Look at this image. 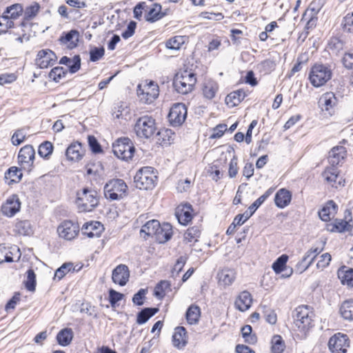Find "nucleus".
Instances as JSON below:
<instances>
[{"instance_id": "nucleus-27", "label": "nucleus", "mask_w": 353, "mask_h": 353, "mask_svg": "<svg viewBox=\"0 0 353 353\" xmlns=\"http://www.w3.org/2000/svg\"><path fill=\"white\" fill-rule=\"evenodd\" d=\"M319 10L309 8L303 14L301 21H305V29L307 30L313 29L316 26L318 18L316 17Z\"/></svg>"}, {"instance_id": "nucleus-25", "label": "nucleus", "mask_w": 353, "mask_h": 353, "mask_svg": "<svg viewBox=\"0 0 353 353\" xmlns=\"http://www.w3.org/2000/svg\"><path fill=\"white\" fill-rule=\"evenodd\" d=\"M252 301L251 294L248 291H243L236 298L234 305L237 310L245 312L250 307Z\"/></svg>"}, {"instance_id": "nucleus-34", "label": "nucleus", "mask_w": 353, "mask_h": 353, "mask_svg": "<svg viewBox=\"0 0 353 353\" xmlns=\"http://www.w3.org/2000/svg\"><path fill=\"white\" fill-rule=\"evenodd\" d=\"M159 309L157 307H145L142 309L138 314L137 317V323L139 325L145 323L152 316L157 313Z\"/></svg>"}, {"instance_id": "nucleus-39", "label": "nucleus", "mask_w": 353, "mask_h": 353, "mask_svg": "<svg viewBox=\"0 0 353 353\" xmlns=\"http://www.w3.org/2000/svg\"><path fill=\"white\" fill-rule=\"evenodd\" d=\"M322 176L324 179L329 183L332 184V186L336 183V180L339 178V170L336 166L331 165L327 167L322 173Z\"/></svg>"}, {"instance_id": "nucleus-45", "label": "nucleus", "mask_w": 353, "mask_h": 353, "mask_svg": "<svg viewBox=\"0 0 353 353\" xmlns=\"http://www.w3.org/2000/svg\"><path fill=\"white\" fill-rule=\"evenodd\" d=\"M186 40L184 36H174L168 39L165 43V46L170 50H179Z\"/></svg>"}, {"instance_id": "nucleus-22", "label": "nucleus", "mask_w": 353, "mask_h": 353, "mask_svg": "<svg viewBox=\"0 0 353 353\" xmlns=\"http://www.w3.org/2000/svg\"><path fill=\"white\" fill-rule=\"evenodd\" d=\"M346 149L342 145H337L329 152L328 161L331 165L336 166L346 156Z\"/></svg>"}, {"instance_id": "nucleus-41", "label": "nucleus", "mask_w": 353, "mask_h": 353, "mask_svg": "<svg viewBox=\"0 0 353 353\" xmlns=\"http://www.w3.org/2000/svg\"><path fill=\"white\" fill-rule=\"evenodd\" d=\"M342 317L347 321H353V299L345 301L340 307Z\"/></svg>"}, {"instance_id": "nucleus-5", "label": "nucleus", "mask_w": 353, "mask_h": 353, "mask_svg": "<svg viewBox=\"0 0 353 353\" xmlns=\"http://www.w3.org/2000/svg\"><path fill=\"white\" fill-rule=\"evenodd\" d=\"M134 130L140 139L151 138L157 130L154 119L148 115L139 118L135 123Z\"/></svg>"}, {"instance_id": "nucleus-47", "label": "nucleus", "mask_w": 353, "mask_h": 353, "mask_svg": "<svg viewBox=\"0 0 353 353\" xmlns=\"http://www.w3.org/2000/svg\"><path fill=\"white\" fill-rule=\"evenodd\" d=\"M72 270V272L75 270L74 268H73V263H63L60 268H59L56 270L54 276V280L60 281L67 273L70 272Z\"/></svg>"}, {"instance_id": "nucleus-38", "label": "nucleus", "mask_w": 353, "mask_h": 353, "mask_svg": "<svg viewBox=\"0 0 353 353\" xmlns=\"http://www.w3.org/2000/svg\"><path fill=\"white\" fill-rule=\"evenodd\" d=\"M246 97V93L243 90H237L230 93L225 98L228 104L231 103L232 106L239 105Z\"/></svg>"}, {"instance_id": "nucleus-15", "label": "nucleus", "mask_w": 353, "mask_h": 353, "mask_svg": "<svg viewBox=\"0 0 353 353\" xmlns=\"http://www.w3.org/2000/svg\"><path fill=\"white\" fill-rule=\"evenodd\" d=\"M57 60L55 53L49 50H41L39 51L36 59V64L40 68H47L52 66Z\"/></svg>"}, {"instance_id": "nucleus-10", "label": "nucleus", "mask_w": 353, "mask_h": 353, "mask_svg": "<svg viewBox=\"0 0 353 353\" xmlns=\"http://www.w3.org/2000/svg\"><path fill=\"white\" fill-rule=\"evenodd\" d=\"M187 112L185 104L181 103L174 104L168 116L170 125L174 127L181 125L187 117Z\"/></svg>"}, {"instance_id": "nucleus-50", "label": "nucleus", "mask_w": 353, "mask_h": 353, "mask_svg": "<svg viewBox=\"0 0 353 353\" xmlns=\"http://www.w3.org/2000/svg\"><path fill=\"white\" fill-rule=\"evenodd\" d=\"M288 256L285 254L280 256L272 264V269L276 274H279L284 270L286 266Z\"/></svg>"}, {"instance_id": "nucleus-18", "label": "nucleus", "mask_w": 353, "mask_h": 353, "mask_svg": "<svg viewBox=\"0 0 353 353\" xmlns=\"http://www.w3.org/2000/svg\"><path fill=\"white\" fill-rule=\"evenodd\" d=\"M59 43L65 46L68 49L75 48L79 41V32L77 30H71L67 32H63L59 39Z\"/></svg>"}, {"instance_id": "nucleus-2", "label": "nucleus", "mask_w": 353, "mask_h": 353, "mask_svg": "<svg viewBox=\"0 0 353 353\" xmlns=\"http://www.w3.org/2000/svg\"><path fill=\"white\" fill-rule=\"evenodd\" d=\"M196 82L195 74L183 70L178 72L173 80V87L179 94H187L190 92Z\"/></svg>"}, {"instance_id": "nucleus-43", "label": "nucleus", "mask_w": 353, "mask_h": 353, "mask_svg": "<svg viewBox=\"0 0 353 353\" xmlns=\"http://www.w3.org/2000/svg\"><path fill=\"white\" fill-rule=\"evenodd\" d=\"M163 16L164 14L161 12V6L154 3L145 16V19L150 22H154L161 19Z\"/></svg>"}, {"instance_id": "nucleus-24", "label": "nucleus", "mask_w": 353, "mask_h": 353, "mask_svg": "<svg viewBox=\"0 0 353 353\" xmlns=\"http://www.w3.org/2000/svg\"><path fill=\"white\" fill-rule=\"evenodd\" d=\"M172 234V225L168 223H163L160 225L154 236L159 243H164L171 239Z\"/></svg>"}, {"instance_id": "nucleus-44", "label": "nucleus", "mask_w": 353, "mask_h": 353, "mask_svg": "<svg viewBox=\"0 0 353 353\" xmlns=\"http://www.w3.org/2000/svg\"><path fill=\"white\" fill-rule=\"evenodd\" d=\"M186 319L190 324L198 322L200 316V308L195 305H190L186 312Z\"/></svg>"}, {"instance_id": "nucleus-56", "label": "nucleus", "mask_w": 353, "mask_h": 353, "mask_svg": "<svg viewBox=\"0 0 353 353\" xmlns=\"http://www.w3.org/2000/svg\"><path fill=\"white\" fill-rule=\"evenodd\" d=\"M147 289H140L132 297V302L136 305H143L145 299Z\"/></svg>"}, {"instance_id": "nucleus-42", "label": "nucleus", "mask_w": 353, "mask_h": 353, "mask_svg": "<svg viewBox=\"0 0 353 353\" xmlns=\"http://www.w3.org/2000/svg\"><path fill=\"white\" fill-rule=\"evenodd\" d=\"M14 232L20 235H30L32 234L30 222L28 220L18 221L14 225Z\"/></svg>"}, {"instance_id": "nucleus-4", "label": "nucleus", "mask_w": 353, "mask_h": 353, "mask_svg": "<svg viewBox=\"0 0 353 353\" xmlns=\"http://www.w3.org/2000/svg\"><path fill=\"white\" fill-rule=\"evenodd\" d=\"M127 190L126 183L120 179L110 180L103 188L105 197L110 201L123 199L126 195Z\"/></svg>"}, {"instance_id": "nucleus-54", "label": "nucleus", "mask_w": 353, "mask_h": 353, "mask_svg": "<svg viewBox=\"0 0 353 353\" xmlns=\"http://www.w3.org/2000/svg\"><path fill=\"white\" fill-rule=\"evenodd\" d=\"M157 135L162 139L164 144L170 143L174 140V133L170 129H163L157 132Z\"/></svg>"}, {"instance_id": "nucleus-52", "label": "nucleus", "mask_w": 353, "mask_h": 353, "mask_svg": "<svg viewBox=\"0 0 353 353\" xmlns=\"http://www.w3.org/2000/svg\"><path fill=\"white\" fill-rule=\"evenodd\" d=\"M53 145L50 141H44L42 143L38 150L39 154L43 158H48L49 156L52 153Z\"/></svg>"}, {"instance_id": "nucleus-28", "label": "nucleus", "mask_w": 353, "mask_h": 353, "mask_svg": "<svg viewBox=\"0 0 353 353\" xmlns=\"http://www.w3.org/2000/svg\"><path fill=\"white\" fill-rule=\"evenodd\" d=\"M219 90V85L214 80L208 79L203 82L202 91L204 97L207 99H213Z\"/></svg>"}, {"instance_id": "nucleus-57", "label": "nucleus", "mask_w": 353, "mask_h": 353, "mask_svg": "<svg viewBox=\"0 0 353 353\" xmlns=\"http://www.w3.org/2000/svg\"><path fill=\"white\" fill-rule=\"evenodd\" d=\"M104 54L105 50L103 47H94L90 51V60L92 62L97 61L103 57Z\"/></svg>"}, {"instance_id": "nucleus-9", "label": "nucleus", "mask_w": 353, "mask_h": 353, "mask_svg": "<svg viewBox=\"0 0 353 353\" xmlns=\"http://www.w3.org/2000/svg\"><path fill=\"white\" fill-rule=\"evenodd\" d=\"M159 94V86L154 81H150L148 83L139 85L137 87V96L142 103H152Z\"/></svg>"}, {"instance_id": "nucleus-11", "label": "nucleus", "mask_w": 353, "mask_h": 353, "mask_svg": "<svg viewBox=\"0 0 353 353\" xmlns=\"http://www.w3.org/2000/svg\"><path fill=\"white\" fill-rule=\"evenodd\" d=\"M328 347L333 353H345L349 347V339L346 334L337 333L328 342Z\"/></svg>"}, {"instance_id": "nucleus-46", "label": "nucleus", "mask_w": 353, "mask_h": 353, "mask_svg": "<svg viewBox=\"0 0 353 353\" xmlns=\"http://www.w3.org/2000/svg\"><path fill=\"white\" fill-rule=\"evenodd\" d=\"M272 343V353H283L285 350V345L282 337L279 335H274L271 341Z\"/></svg>"}, {"instance_id": "nucleus-13", "label": "nucleus", "mask_w": 353, "mask_h": 353, "mask_svg": "<svg viewBox=\"0 0 353 353\" xmlns=\"http://www.w3.org/2000/svg\"><path fill=\"white\" fill-rule=\"evenodd\" d=\"M35 151L31 145H26L21 148L18 154L19 163L23 169L30 170L34 160Z\"/></svg>"}, {"instance_id": "nucleus-21", "label": "nucleus", "mask_w": 353, "mask_h": 353, "mask_svg": "<svg viewBox=\"0 0 353 353\" xmlns=\"http://www.w3.org/2000/svg\"><path fill=\"white\" fill-rule=\"evenodd\" d=\"M173 345L179 350H182L188 343L187 332L183 327H177L174 329L172 336Z\"/></svg>"}, {"instance_id": "nucleus-59", "label": "nucleus", "mask_w": 353, "mask_h": 353, "mask_svg": "<svg viewBox=\"0 0 353 353\" xmlns=\"http://www.w3.org/2000/svg\"><path fill=\"white\" fill-rule=\"evenodd\" d=\"M343 42L338 37H332L328 43V46L330 50L336 52H339L343 48Z\"/></svg>"}, {"instance_id": "nucleus-32", "label": "nucleus", "mask_w": 353, "mask_h": 353, "mask_svg": "<svg viewBox=\"0 0 353 353\" xmlns=\"http://www.w3.org/2000/svg\"><path fill=\"white\" fill-rule=\"evenodd\" d=\"M319 104L323 110L328 111L337 103V99L333 92L324 93L319 99Z\"/></svg>"}, {"instance_id": "nucleus-26", "label": "nucleus", "mask_w": 353, "mask_h": 353, "mask_svg": "<svg viewBox=\"0 0 353 353\" xmlns=\"http://www.w3.org/2000/svg\"><path fill=\"white\" fill-rule=\"evenodd\" d=\"M291 199V192L285 188H281L275 194V205L278 208L283 209L290 204Z\"/></svg>"}, {"instance_id": "nucleus-17", "label": "nucleus", "mask_w": 353, "mask_h": 353, "mask_svg": "<svg viewBox=\"0 0 353 353\" xmlns=\"http://www.w3.org/2000/svg\"><path fill=\"white\" fill-rule=\"evenodd\" d=\"M323 249L319 248H310L304 255L302 260L296 265L297 270L301 272L305 271L312 264L315 258L319 255Z\"/></svg>"}, {"instance_id": "nucleus-12", "label": "nucleus", "mask_w": 353, "mask_h": 353, "mask_svg": "<svg viewBox=\"0 0 353 353\" xmlns=\"http://www.w3.org/2000/svg\"><path fill=\"white\" fill-rule=\"evenodd\" d=\"M79 232V225L71 221H64L57 228V232L59 236L68 241H71L74 239Z\"/></svg>"}, {"instance_id": "nucleus-49", "label": "nucleus", "mask_w": 353, "mask_h": 353, "mask_svg": "<svg viewBox=\"0 0 353 353\" xmlns=\"http://www.w3.org/2000/svg\"><path fill=\"white\" fill-rule=\"evenodd\" d=\"M26 281H25L26 288L30 292H34L36 288V274L32 269H29L26 272Z\"/></svg>"}, {"instance_id": "nucleus-20", "label": "nucleus", "mask_w": 353, "mask_h": 353, "mask_svg": "<svg viewBox=\"0 0 353 353\" xmlns=\"http://www.w3.org/2000/svg\"><path fill=\"white\" fill-rule=\"evenodd\" d=\"M352 221V212L350 210H346L345 211V219H336L334 224L332 225V228L330 230L331 232H339L349 231L351 228L349 223Z\"/></svg>"}, {"instance_id": "nucleus-64", "label": "nucleus", "mask_w": 353, "mask_h": 353, "mask_svg": "<svg viewBox=\"0 0 353 353\" xmlns=\"http://www.w3.org/2000/svg\"><path fill=\"white\" fill-rule=\"evenodd\" d=\"M343 64L347 69L353 68V52H349L344 54L343 59Z\"/></svg>"}, {"instance_id": "nucleus-51", "label": "nucleus", "mask_w": 353, "mask_h": 353, "mask_svg": "<svg viewBox=\"0 0 353 353\" xmlns=\"http://www.w3.org/2000/svg\"><path fill=\"white\" fill-rule=\"evenodd\" d=\"M170 283L168 281H161L154 288V294L155 296L162 298L165 294V290L170 288Z\"/></svg>"}, {"instance_id": "nucleus-58", "label": "nucleus", "mask_w": 353, "mask_h": 353, "mask_svg": "<svg viewBox=\"0 0 353 353\" xmlns=\"http://www.w3.org/2000/svg\"><path fill=\"white\" fill-rule=\"evenodd\" d=\"M341 279V283L343 285H347L350 287H353V269H349L343 273V275H339Z\"/></svg>"}, {"instance_id": "nucleus-35", "label": "nucleus", "mask_w": 353, "mask_h": 353, "mask_svg": "<svg viewBox=\"0 0 353 353\" xmlns=\"http://www.w3.org/2000/svg\"><path fill=\"white\" fill-rule=\"evenodd\" d=\"M219 282L224 285H231L236 276L235 272L232 269H223L218 274Z\"/></svg>"}, {"instance_id": "nucleus-61", "label": "nucleus", "mask_w": 353, "mask_h": 353, "mask_svg": "<svg viewBox=\"0 0 353 353\" xmlns=\"http://www.w3.org/2000/svg\"><path fill=\"white\" fill-rule=\"evenodd\" d=\"M186 257L185 256H180L176 261L172 270V275L174 276V272H176V275H178L179 272L183 270V266L186 263Z\"/></svg>"}, {"instance_id": "nucleus-33", "label": "nucleus", "mask_w": 353, "mask_h": 353, "mask_svg": "<svg viewBox=\"0 0 353 353\" xmlns=\"http://www.w3.org/2000/svg\"><path fill=\"white\" fill-rule=\"evenodd\" d=\"M23 8L19 4H13L6 8L1 16L2 19H16L22 14Z\"/></svg>"}, {"instance_id": "nucleus-60", "label": "nucleus", "mask_w": 353, "mask_h": 353, "mask_svg": "<svg viewBox=\"0 0 353 353\" xmlns=\"http://www.w3.org/2000/svg\"><path fill=\"white\" fill-rule=\"evenodd\" d=\"M343 26L345 30L350 32H353V12L343 17Z\"/></svg>"}, {"instance_id": "nucleus-53", "label": "nucleus", "mask_w": 353, "mask_h": 353, "mask_svg": "<svg viewBox=\"0 0 353 353\" xmlns=\"http://www.w3.org/2000/svg\"><path fill=\"white\" fill-rule=\"evenodd\" d=\"M252 328L250 325H246L241 328L242 336L245 341L250 344H254L256 342V337L255 335H252Z\"/></svg>"}, {"instance_id": "nucleus-30", "label": "nucleus", "mask_w": 353, "mask_h": 353, "mask_svg": "<svg viewBox=\"0 0 353 353\" xmlns=\"http://www.w3.org/2000/svg\"><path fill=\"white\" fill-rule=\"evenodd\" d=\"M59 63L67 65L70 72L74 74L81 68V58L79 55H75L72 59L64 56L60 59Z\"/></svg>"}, {"instance_id": "nucleus-3", "label": "nucleus", "mask_w": 353, "mask_h": 353, "mask_svg": "<svg viewBox=\"0 0 353 353\" xmlns=\"http://www.w3.org/2000/svg\"><path fill=\"white\" fill-rule=\"evenodd\" d=\"M314 313L308 305H299L293 312L294 323L301 332H305L312 326Z\"/></svg>"}, {"instance_id": "nucleus-48", "label": "nucleus", "mask_w": 353, "mask_h": 353, "mask_svg": "<svg viewBox=\"0 0 353 353\" xmlns=\"http://www.w3.org/2000/svg\"><path fill=\"white\" fill-rule=\"evenodd\" d=\"M201 234L199 226L190 228L184 234V239L187 242L197 241Z\"/></svg>"}, {"instance_id": "nucleus-29", "label": "nucleus", "mask_w": 353, "mask_h": 353, "mask_svg": "<svg viewBox=\"0 0 353 353\" xmlns=\"http://www.w3.org/2000/svg\"><path fill=\"white\" fill-rule=\"evenodd\" d=\"M337 208L338 206L334 201H328L319 212L320 219L323 221H330L331 214L336 213Z\"/></svg>"}, {"instance_id": "nucleus-63", "label": "nucleus", "mask_w": 353, "mask_h": 353, "mask_svg": "<svg viewBox=\"0 0 353 353\" xmlns=\"http://www.w3.org/2000/svg\"><path fill=\"white\" fill-rule=\"evenodd\" d=\"M26 134L23 132L22 130H17L12 137V143L14 145H19L24 141Z\"/></svg>"}, {"instance_id": "nucleus-55", "label": "nucleus", "mask_w": 353, "mask_h": 353, "mask_svg": "<svg viewBox=\"0 0 353 353\" xmlns=\"http://www.w3.org/2000/svg\"><path fill=\"white\" fill-rule=\"evenodd\" d=\"M66 74L67 71L63 67H55L50 72L49 77L57 82L64 77Z\"/></svg>"}, {"instance_id": "nucleus-31", "label": "nucleus", "mask_w": 353, "mask_h": 353, "mask_svg": "<svg viewBox=\"0 0 353 353\" xmlns=\"http://www.w3.org/2000/svg\"><path fill=\"white\" fill-rule=\"evenodd\" d=\"M177 219L181 225H187L192 219V207L190 204L183 206L182 209H178L176 212Z\"/></svg>"}, {"instance_id": "nucleus-36", "label": "nucleus", "mask_w": 353, "mask_h": 353, "mask_svg": "<svg viewBox=\"0 0 353 353\" xmlns=\"http://www.w3.org/2000/svg\"><path fill=\"white\" fill-rule=\"evenodd\" d=\"M73 338V332L71 328H64L59 331L57 335V341L61 346L68 345Z\"/></svg>"}, {"instance_id": "nucleus-37", "label": "nucleus", "mask_w": 353, "mask_h": 353, "mask_svg": "<svg viewBox=\"0 0 353 353\" xmlns=\"http://www.w3.org/2000/svg\"><path fill=\"white\" fill-rule=\"evenodd\" d=\"M161 224L159 221L152 219L148 221L141 229V234L144 233L147 236H154Z\"/></svg>"}, {"instance_id": "nucleus-7", "label": "nucleus", "mask_w": 353, "mask_h": 353, "mask_svg": "<svg viewBox=\"0 0 353 353\" xmlns=\"http://www.w3.org/2000/svg\"><path fill=\"white\" fill-rule=\"evenodd\" d=\"M157 179L152 167H144L137 171L134 177V182L136 187L140 190H150L154 187Z\"/></svg>"}, {"instance_id": "nucleus-23", "label": "nucleus", "mask_w": 353, "mask_h": 353, "mask_svg": "<svg viewBox=\"0 0 353 353\" xmlns=\"http://www.w3.org/2000/svg\"><path fill=\"white\" fill-rule=\"evenodd\" d=\"M83 155L82 145L79 142L72 143L65 151L67 159L72 161H78Z\"/></svg>"}, {"instance_id": "nucleus-16", "label": "nucleus", "mask_w": 353, "mask_h": 353, "mask_svg": "<svg viewBox=\"0 0 353 353\" xmlns=\"http://www.w3.org/2000/svg\"><path fill=\"white\" fill-rule=\"evenodd\" d=\"M130 278V270L127 265L120 264L117 265L112 271V281L119 284L120 286H124L128 283Z\"/></svg>"}, {"instance_id": "nucleus-40", "label": "nucleus", "mask_w": 353, "mask_h": 353, "mask_svg": "<svg viewBox=\"0 0 353 353\" xmlns=\"http://www.w3.org/2000/svg\"><path fill=\"white\" fill-rule=\"evenodd\" d=\"M23 176V174L20 168L12 166L10 167L5 173V179H10L8 184L13 183H19Z\"/></svg>"}, {"instance_id": "nucleus-19", "label": "nucleus", "mask_w": 353, "mask_h": 353, "mask_svg": "<svg viewBox=\"0 0 353 353\" xmlns=\"http://www.w3.org/2000/svg\"><path fill=\"white\" fill-rule=\"evenodd\" d=\"M103 230V225L99 221L85 223L81 228V232L88 238L99 237Z\"/></svg>"}, {"instance_id": "nucleus-62", "label": "nucleus", "mask_w": 353, "mask_h": 353, "mask_svg": "<svg viewBox=\"0 0 353 353\" xmlns=\"http://www.w3.org/2000/svg\"><path fill=\"white\" fill-rule=\"evenodd\" d=\"M123 298V294L115 291L110 290L109 291V302L112 307H114L117 303Z\"/></svg>"}, {"instance_id": "nucleus-14", "label": "nucleus", "mask_w": 353, "mask_h": 353, "mask_svg": "<svg viewBox=\"0 0 353 353\" xmlns=\"http://www.w3.org/2000/svg\"><path fill=\"white\" fill-rule=\"evenodd\" d=\"M20 208L21 202L18 195L12 194L2 204L1 210L3 215L8 217H12L20 210Z\"/></svg>"}, {"instance_id": "nucleus-6", "label": "nucleus", "mask_w": 353, "mask_h": 353, "mask_svg": "<svg viewBox=\"0 0 353 353\" xmlns=\"http://www.w3.org/2000/svg\"><path fill=\"white\" fill-rule=\"evenodd\" d=\"M332 72L331 69L323 64L314 65L309 74L311 84L316 88L325 85L331 78Z\"/></svg>"}, {"instance_id": "nucleus-1", "label": "nucleus", "mask_w": 353, "mask_h": 353, "mask_svg": "<svg viewBox=\"0 0 353 353\" xmlns=\"http://www.w3.org/2000/svg\"><path fill=\"white\" fill-rule=\"evenodd\" d=\"M99 196L94 189L84 188L77 193L76 204L81 212H90L99 205Z\"/></svg>"}, {"instance_id": "nucleus-8", "label": "nucleus", "mask_w": 353, "mask_h": 353, "mask_svg": "<svg viewBox=\"0 0 353 353\" xmlns=\"http://www.w3.org/2000/svg\"><path fill=\"white\" fill-rule=\"evenodd\" d=\"M135 148L128 137L118 139L112 143V152L119 159L128 161L134 155Z\"/></svg>"}]
</instances>
